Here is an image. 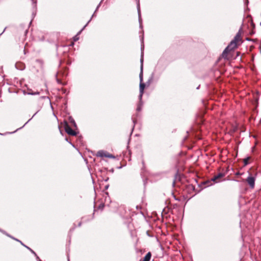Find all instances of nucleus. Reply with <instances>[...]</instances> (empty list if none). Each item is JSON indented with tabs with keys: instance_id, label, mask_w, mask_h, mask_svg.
<instances>
[{
	"instance_id": "f257e3e1",
	"label": "nucleus",
	"mask_w": 261,
	"mask_h": 261,
	"mask_svg": "<svg viewBox=\"0 0 261 261\" xmlns=\"http://www.w3.org/2000/svg\"><path fill=\"white\" fill-rule=\"evenodd\" d=\"M243 33L242 28H240L234 39L230 42L227 47L224 49L222 57L226 60H229L231 56L230 55L231 51L238 47L243 42L242 35Z\"/></svg>"
},
{
	"instance_id": "f03ea898",
	"label": "nucleus",
	"mask_w": 261,
	"mask_h": 261,
	"mask_svg": "<svg viewBox=\"0 0 261 261\" xmlns=\"http://www.w3.org/2000/svg\"><path fill=\"white\" fill-rule=\"evenodd\" d=\"M64 128L65 132L70 136H75L77 134L76 132L73 130L67 122L65 124Z\"/></svg>"
},
{
	"instance_id": "7ed1b4c3",
	"label": "nucleus",
	"mask_w": 261,
	"mask_h": 261,
	"mask_svg": "<svg viewBox=\"0 0 261 261\" xmlns=\"http://www.w3.org/2000/svg\"><path fill=\"white\" fill-rule=\"evenodd\" d=\"M96 155L99 157H106L109 158H112L114 157L113 155L103 150L98 151L96 153Z\"/></svg>"
},
{
	"instance_id": "20e7f679",
	"label": "nucleus",
	"mask_w": 261,
	"mask_h": 261,
	"mask_svg": "<svg viewBox=\"0 0 261 261\" xmlns=\"http://www.w3.org/2000/svg\"><path fill=\"white\" fill-rule=\"evenodd\" d=\"M246 181L249 185L251 188L253 189L255 185V178L252 176L248 177L246 179Z\"/></svg>"
},
{
	"instance_id": "39448f33",
	"label": "nucleus",
	"mask_w": 261,
	"mask_h": 261,
	"mask_svg": "<svg viewBox=\"0 0 261 261\" xmlns=\"http://www.w3.org/2000/svg\"><path fill=\"white\" fill-rule=\"evenodd\" d=\"M224 174L222 173H219L217 175H215L213 178L212 180L216 182H219L220 181V179L222 178L224 176Z\"/></svg>"
},
{
	"instance_id": "423d86ee",
	"label": "nucleus",
	"mask_w": 261,
	"mask_h": 261,
	"mask_svg": "<svg viewBox=\"0 0 261 261\" xmlns=\"http://www.w3.org/2000/svg\"><path fill=\"white\" fill-rule=\"evenodd\" d=\"M145 87V84L143 82H140V97H141L144 93V90Z\"/></svg>"
},
{
	"instance_id": "0eeeda50",
	"label": "nucleus",
	"mask_w": 261,
	"mask_h": 261,
	"mask_svg": "<svg viewBox=\"0 0 261 261\" xmlns=\"http://www.w3.org/2000/svg\"><path fill=\"white\" fill-rule=\"evenodd\" d=\"M151 257V252H148L143 258L142 261H149Z\"/></svg>"
},
{
	"instance_id": "6e6552de",
	"label": "nucleus",
	"mask_w": 261,
	"mask_h": 261,
	"mask_svg": "<svg viewBox=\"0 0 261 261\" xmlns=\"http://www.w3.org/2000/svg\"><path fill=\"white\" fill-rule=\"evenodd\" d=\"M141 66V72L139 75L140 82H143V61L142 60Z\"/></svg>"
},
{
	"instance_id": "1a4fd4ad",
	"label": "nucleus",
	"mask_w": 261,
	"mask_h": 261,
	"mask_svg": "<svg viewBox=\"0 0 261 261\" xmlns=\"http://www.w3.org/2000/svg\"><path fill=\"white\" fill-rule=\"evenodd\" d=\"M251 159L250 157H247L243 160L244 165L246 166L249 164V160Z\"/></svg>"
},
{
	"instance_id": "9d476101",
	"label": "nucleus",
	"mask_w": 261,
	"mask_h": 261,
	"mask_svg": "<svg viewBox=\"0 0 261 261\" xmlns=\"http://www.w3.org/2000/svg\"><path fill=\"white\" fill-rule=\"evenodd\" d=\"M78 37H77V36H75L74 37V41H76L78 40Z\"/></svg>"
},
{
	"instance_id": "9b49d317",
	"label": "nucleus",
	"mask_w": 261,
	"mask_h": 261,
	"mask_svg": "<svg viewBox=\"0 0 261 261\" xmlns=\"http://www.w3.org/2000/svg\"><path fill=\"white\" fill-rule=\"evenodd\" d=\"M81 225V222L79 223V226H80Z\"/></svg>"
},
{
	"instance_id": "f8f14e48",
	"label": "nucleus",
	"mask_w": 261,
	"mask_h": 261,
	"mask_svg": "<svg viewBox=\"0 0 261 261\" xmlns=\"http://www.w3.org/2000/svg\"><path fill=\"white\" fill-rule=\"evenodd\" d=\"M239 54H240V53H239V52H238V53H237V56H239Z\"/></svg>"
},
{
	"instance_id": "ddd939ff",
	"label": "nucleus",
	"mask_w": 261,
	"mask_h": 261,
	"mask_svg": "<svg viewBox=\"0 0 261 261\" xmlns=\"http://www.w3.org/2000/svg\"><path fill=\"white\" fill-rule=\"evenodd\" d=\"M103 207V205H102V206H100V207Z\"/></svg>"
},
{
	"instance_id": "4468645a",
	"label": "nucleus",
	"mask_w": 261,
	"mask_h": 261,
	"mask_svg": "<svg viewBox=\"0 0 261 261\" xmlns=\"http://www.w3.org/2000/svg\"><path fill=\"white\" fill-rule=\"evenodd\" d=\"M103 207V205H102V206H100V207Z\"/></svg>"
}]
</instances>
